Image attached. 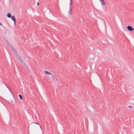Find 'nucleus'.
<instances>
[{"instance_id":"f257e3e1","label":"nucleus","mask_w":134,"mask_h":134,"mask_svg":"<svg viewBox=\"0 0 134 134\" xmlns=\"http://www.w3.org/2000/svg\"><path fill=\"white\" fill-rule=\"evenodd\" d=\"M127 28V30L130 31H133L134 30L133 28L130 26H128Z\"/></svg>"},{"instance_id":"412c9836","label":"nucleus","mask_w":134,"mask_h":134,"mask_svg":"<svg viewBox=\"0 0 134 134\" xmlns=\"http://www.w3.org/2000/svg\"><path fill=\"white\" fill-rule=\"evenodd\" d=\"M100 1L101 0H99Z\"/></svg>"},{"instance_id":"aec40b11","label":"nucleus","mask_w":134,"mask_h":134,"mask_svg":"<svg viewBox=\"0 0 134 134\" xmlns=\"http://www.w3.org/2000/svg\"><path fill=\"white\" fill-rule=\"evenodd\" d=\"M126 134H129L128 133H127Z\"/></svg>"},{"instance_id":"7ed1b4c3","label":"nucleus","mask_w":134,"mask_h":134,"mask_svg":"<svg viewBox=\"0 0 134 134\" xmlns=\"http://www.w3.org/2000/svg\"><path fill=\"white\" fill-rule=\"evenodd\" d=\"M100 1L102 6H105V5L106 3L104 0H101Z\"/></svg>"},{"instance_id":"6e6552de","label":"nucleus","mask_w":134,"mask_h":134,"mask_svg":"<svg viewBox=\"0 0 134 134\" xmlns=\"http://www.w3.org/2000/svg\"><path fill=\"white\" fill-rule=\"evenodd\" d=\"M44 72L45 74H47V75H52V74L51 73L47 71H44Z\"/></svg>"},{"instance_id":"4468645a","label":"nucleus","mask_w":134,"mask_h":134,"mask_svg":"<svg viewBox=\"0 0 134 134\" xmlns=\"http://www.w3.org/2000/svg\"><path fill=\"white\" fill-rule=\"evenodd\" d=\"M128 107L129 108H132V106H128Z\"/></svg>"},{"instance_id":"f03ea898","label":"nucleus","mask_w":134,"mask_h":134,"mask_svg":"<svg viewBox=\"0 0 134 134\" xmlns=\"http://www.w3.org/2000/svg\"><path fill=\"white\" fill-rule=\"evenodd\" d=\"M10 18L14 21V25H15L16 19L14 16H12Z\"/></svg>"},{"instance_id":"9b49d317","label":"nucleus","mask_w":134,"mask_h":134,"mask_svg":"<svg viewBox=\"0 0 134 134\" xmlns=\"http://www.w3.org/2000/svg\"><path fill=\"white\" fill-rule=\"evenodd\" d=\"M70 5L72 6V0H70Z\"/></svg>"},{"instance_id":"423d86ee","label":"nucleus","mask_w":134,"mask_h":134,"mask_svg":"<svg viewBox=\"0 0 134 134\" xmlns=\"http://www.w3.org/2000/svg\"><path fill=\"white\" fill-rule=\"evenodd\" d=\"M19 60L21 62V63L23 64L24 65L26 66V64L22 60V58L21 59H20V60Z\"/></svg>"},{"instance_id":"2eb2a0df","label":"nucleus","mask_w":134,"mask_h":134,"mask_svg":"<svg viewBox=\"0 0 134 134\" xmlns=\"http://www.w3.org/2000/svg\"><path fill=\"white\" fill-rule=\"evenodd\" d=\"M39 4V3L38 2H37V5H38Z\"/></svg>"},{"instance_id":"0eeeda50","label":"nucleus","mask_w":134,"mask_h":134,"mask_svg":"<svg viewBox=\"0 0 134 134\" xmlns=\"http://www.w3.org/2000/svg\"><path fill=\"white\" fill-rule=\"evenodd\" d=\"M19 60L21 62V63L23 64L24 65L26 66V64L22 60V58L21 59H20V60Z\"/></svg>"},{"instance_id":"a211bd4d","label":"nucleus","mask_w":134,"mask_h":134,"mask_svg":"<svg viewBox=\"0 0 134 134\" xmlns=\"http://www.w3.org/2000/svg\"><path fill=\"white\" fill-rule=\"evenodd\" d=\"M52 78V79H53V80H54V77H53V78Z\"/></svg>"},{"instance_id":"20e7f679","label":"nucleus","mask_w":134,"mask_h":134,"mask_svg":"<svg viewBox=\"0 0 134 134\" xmlns=\"http://www.w3.org/2000/svg\"><path fill=\"white\" fill-rule=\"evenodd\" d=\"M16 57L18 58V59L19 60L20 59H21V57L19 55H18L17 54V53H16V54H15Z\"/></svg>"},{"instance_id":"f3484780","label":"nucleus","mask_w":134,"mask_h":134,"mask_svg":"<svg viewBox=\"0 0 134 134\" xmlns=\"http://www.w3.org/2000/svg\"><path fill=\"white\" fill-rule=\"evenodd\" d=\"M5 84L6 85V86L7 87V85L5 83Z\"/></svg>"},{"instance_id":"39448f33","label":"nucleus","mask_w":134,"mask_h":134,"mask_svg":"<svg viewBox=\"0 0 134 134\" xmlns=\"http://www.w3.org/2000/svg\"><path fill=\"white\" fill-rule=\"evenodd\" d=\"M11 48H12V50L14 52V54H16V53H17V52L16 51V50H15V49L12 47H11Z\"/></svg>"},{"instance_id":"f8f14e48","label":"nucleus","mask_w":134,"mask_h":134,"mask_svg":"<svg viewBox=\"0 0 134 134\" xmlns=\"http://www.w3.org/2000/svg\"><path fill=\"white\" fill-rule=\"evenodd\" d=\"M35 124H36L38 125L40 127V128L42 129V128H41V126L38 124V123L36 122V123H35Z\"/></svg>"},{"instance_id":"1a4fd4ad","label":"nucleus","mask_w":134,"mask_h":134,"mask_svg":"<svg viewBox=\"0 0 134 134\" xmlns=\"http://www.w3.org/2000/svg\"><path fill=\"white\" fill-rule=\"evenodd\" d=\"M7 16L8 18H10L11 16L10 14L9 13H8L7 15Z\"/></svg>"},{"instance_id":"ddd939ff","label":"nucleus","mask_w":134,"mask_h":134,"mask_svg":"<svg viewBox=\"0 0 134 134\" xmlns=\"http://www.w3.org/2000/svg\"><path fill=\"white\" fill-rule=\"evenodd\" d=\"M71 12H72V9H70V10L69 11V14L70 15H71Z\"/></svg>"},{"instance_id":"dca6fc26","label":"nucleus","mask_w":134,"mask_h":134,"mask_svg":"<svg viewBox=\"0 0 134 134\" xmlns=\"http://www.w3.org/2000/svg\"><path fill=\"white\" fill-rule=\"evenodd\" d=\"M0 25H2V24L0 22Z\"/></svg>"},{"instance_id":"6ab92c4d","label":"nucleus","mask_w":134,"mask_h":134,"mask_svg":"<svg viewBox=\"0 0 134 134\" xmlns=\"http://www.w3.org/2000/svg\"><path fill=\"white\" fill-rule=\"evenodd\" d=\"M26 67L28 69V68H27V66H26Z\"/></svg>"},{"instance_id":"9d476101","label":"nucleus","mask_w":134,"mask_h":134,"mask_svg":"<svg viewBox=\"0 0 134 134\" xmlns=\"http://www.w3.org/2000/svg\"><path fill=\"white\" fill-rule=\"evenodd\" d=\"M19 97H20V100H21L23 99V97L20 94H19Z\"/></svg>"}]
</instances>
